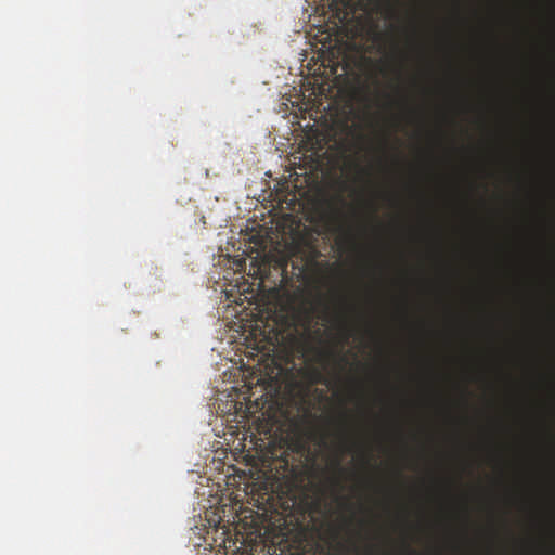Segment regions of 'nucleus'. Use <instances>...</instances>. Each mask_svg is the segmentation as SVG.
Returning <instances> with one entry per match:
<instances>
[{"label": "nucleus", "instance_id": "nucleus-1", "mask_svg": "<svg viewBox=\"0 0 555 555\" xmlns=\"http://www.w3.org/2000/svg\"><path fill=\"white\" fill-rule=\"evenodd\" d=\"M360 443L356 442V440H352L350 438H344V450L346 451H352L354 448H360Z\"/></svg>", "mask_w": 555, "mask_h": 555}, {"label": "nucleus", "instance_id": "nucleus-2", "mask_svg": "<svg viewBox=\"0 0 555 555\" xmlns=\"http://www.w3.org/2000/svg\"><path fill=\"white\" fill-rule=\"evenodd\" d=\"M361 457H362V460H363L364 464H365V465H367V463H370V462H371V453H370V451H367V450H362V452H361Z\"/></svg>", "mask_w": 555, "mask_h": 555}, {"label": "nucleus", "instance_id": "nucleus-3", "mask_svg": "<svg viewBox=\"0 0 555 555\" xmlns=\"http://www.w3.org/2000/svg\"><path fill=\"white\" fill-rule=\"evenodd\" d=\"M336 465L340 468V461H336Z\"/></svg>", "mask_w": 555, "mask_h": 555}]
</instances>
